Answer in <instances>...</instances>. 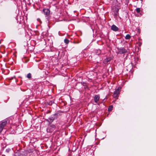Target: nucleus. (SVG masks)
Wrapping results in <instances>:
<instances>
[{"label": "nucleus", "mask_w": 156, "mask_h": 156, "mask_svg": "<svg viewBox=\"0 0 156 156\" xmlns=\"http://www.w3.org/2000/svg\"><path fill=\"white\" fill-rule=\"evenodd\" d=\"M100 98V97L99 96L96 95L94 97V100L96 102H97L99 100Z\"/></svg>", "instance_id": "obj_5"}, {"label": "nucleus", "mask_w": 156, "mask_h": 156, "mask_svg": "<svg viewBox=\"0 0 156 156\" xmlns=\"http://www.w3.org/2000/svg\"><path fill=\"white\" fill-rule=\"evenodd\" d=\"M43 12L44 14L46 16H48L50 14V11L48 9H44L43 10Z\"/></svg>", "instance_id": "obj_2"}, {"label": "nucleus", "mask_w": 156, "mask_h": 156, "mask_svg": "<svg viewBox=\"0 0 156 156\" xmlns=\"http://www.w3.org/2000/svg\"><path fill=\"white\" fill-rule=\"evenodd\" d=\"M54 120V118L53 117H51L49 118L47 120V121L50 122H52Z\"/></svg>", "instance_id": "obj_8"}, {"label": "nucleus", "mask_w": 156, "mask_h": 156, "mask_svg": "<svg viewBox=\"0 0 156 156\" xmlns=\"http://www.w3.org/2000/svg\"><path fill=\"white\" fill-rule=\"evenodd\" d=\"M3 128L1 127V126H0V132H1L2 131V130L3 129Z\"/></svg>", "instance_id": "obj_15"}, {"label": "nucleus", "mask_w": 156, "mask_h": 156, "mask_svg": "<svg viewBox=\"0 0 156 156\" xmlns=\"http://www.w3.org/2000/svg\"><path fill=\"white\" fill-rule=\"evenodd\" d=\"M114 93H115L117 94L118 95L119 94L120 90L119 88H118L117 89H116L115 91L114 92Z\"/></svg>", "instance_id": "obj_7"}, {"label": "nucleus", "mask_w": 156, "mask_h": 156, "mask_svg": "<svg viewBox=\"0 0 156 156\" xmlns=\"http://www.w3.org/2000/svg\"><path fill=\"white\" fill-rule=\"evenodd\" d=\"M130 36L129 34H127L125 37V38L126 39H129L130 38Z\"/></svg>", "instance_id": "obj_9"}, {"label": "nucleus", "mask_w": 156, "mask_h": 156, "mask_svg": "<svg viewBox=\"0 0 156 156\" xmlns=\"http://www.w3.org/2000/svg\"><path fill=\"white\" fill-rule=\"evenodd\" d=\"M64 42L65 43H66V44H68L69 43V40L67 39H65L64 40Z\"/></svg>", "instance_id": "obj_11"}, {"label": "nucleus", "mask_w": 156, "mask_h": 156, "mask_svg": "<svg viewBox=\"0 0 156 156\" xmlns=\"http://www.w3.org/2000/svg\"><path fill=\"white\" fill-rule=\"evenodd\" d=\"M111 29L113 31H116L118 30L119 28L115 25H113L111 27Z\"/></svg>", "instance_id": "obj_3"}, {"label": "nucleus", "mask_w": 156, "mask_h": 156, "mask_svg": "<svg viewBox=\"0 0 156 156\" xmlns=\"http://www.w3.org/2000/svg\"><path fill=\"white\" fill-rule=\"evenodd\" d=\"M31 77V74L30 73H29L27 74V77L28 78L30 79Z\"/></svg>", "instance_id": "obj_13"}, {"label": "nucleus", "mask_w": 156, "mask_h": 156, "mask_svg": "<svg viewBox=\"0 0 156 156\" xmlns=\"http://www.w3.org/2000/svg\"><path fill=\"white\" fill-rule=\"evenodd\" d=\"M111 60V58H108L105 59L104 60V62L105 64L107 63L108 62H109Z\"/></svg>", "instance_id": "obj_6"}, {"label": "nucleus", "mask_w": 156, "mask_h": 156, "mask_svg": "<svg viewBox=\"0 0 156 156\" xmlns=\"http://www.w3.org/2000/svg\"><path fill=\"white\" fill-rule=\"evenodd\" d=\"M113 96L114 98H116L118 97V95L114 93H113Z\"/></svg>", "instance_id": "obj_12"}, {"label": "nucleus", "mask_w": 156, "mask_h": 156, "mask_svg": "<svg viewBox=\"0 0 156 156\" xmlns=\"http://www.w3.org/2000/svg\"><path fill=\"white\" fill-rule=\"evenodd\" d=\"M112 108H113L112 105H111L109 106V107L108 108V110L109 111H111L112 110Z\"/></svg>", "instance_id": "obj_10"}, {"label": "nucleus", "mask_w": 156, "mask_h": 156, "mask_svg": "<svg viewBox=\"0 0 156 156\" xmlns=\"http://www.w3.org/2000/svg\"><path fill=\"white\" fill-rule=\"evenodd\" d=\"M136 11L137 13H138L140 12V9L139 8H137L136 9Z\"/></svg>", "instance_id": "obj_14"}, {"label": "nucleus", "mask_w": 156, "mask_h": 156, "mask_svg": "<svg viewBox=\"0 0 156 156\" xmlns=\"http://www.w3.org/2000/svg\"><path fill=\"white\" fill-rule=\"evenodd\" d=\"M118 53L119 54H122L126 53L127 51L124 48H118Z\"/></svg>", "instance_id": "obj_1"}, {"label": "nucleus", "mask_w": 156, "mask_h": 156, "mask_svg": "<svg viewBox=\"0 0 156 156\" xmlns=\"http://www.w3.org/2000/svg\"><path fill=\"white\" fill-rule=\"evenodd\" d=\"M7 123V121H2L0 124V126L3 128H4L5 126L6 125Z\"/></svg>", "instance_id": "obj_4"}]
</instances>
